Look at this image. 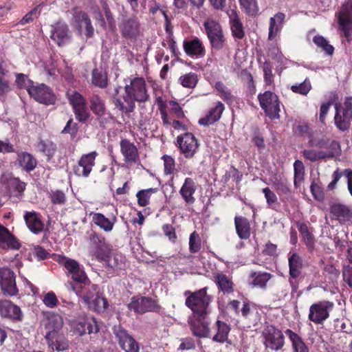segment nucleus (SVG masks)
I'll return each instance as SVG.
<instances>
[{
	"mask_svg": "<svg viewBox=\"0 0 352 352\" xmlns=\"http://www.w3.org/2000/svg\"><path fill=\"white\" fill-rule=\"evenodd\" d=\"M338 23L344 33L345 39L352 40V6L346 3L342 6L338 14Z\"/></svg>",
	"mask_w": 352,
	"mask_h": 352,
	"instance_id": "4468645a",
	"label": "nucleus"
},
{
	"mask_svg": "<svg viewBox=\"0 0 352 352\" xmlns=\"http://www.w3.org/2000/svg\"><path fill=\"white\" fill-rule=\"evenodd\" d=\"M324 274L327 276L325 281L331 283L336 281L338 276L339 272L333 265H326L324 267Z\"/></svg>",
	"mask_w": 352,
	"mask_h": 352,
	"instance_id": "680f3d73",
	"label": "nucleus"
},
{
	"mask_svg": "<svg viewBox=\"0 0 352 352\" xmlns=\"http://www.w3.org/2000/svg\"><path fill=\"white\" fill-rule=\"evenodd\" d=\"M195 191L196 185L194 180L190 177L186 178L179 190V194L187 204H192L195 201Z\"/></svg>",
	"mask_w": 352,
	"mask_h": 352,
	"instance_id": "7c9ffc66",
	"label": "nucleus"
},
{
	"mask_svg": "<svg viewBox=\"0 0 352 352\" xmlns=\"http://www.w3.org/2000/svg\"><path fill=\"white\" fill-rule=\"evenodd\" d=\"M120 29L124 37L133 38L139 32V24L134 18L125 19L120 23Z\"/></svg>",
	"mask_w": 352,
	"mask_h": 352,
	"instance_id": "473e14b6",
	"label": "nucleus"
},
{
	"mask_svg": "<svg viewBox=\"0 0 352 352\" xmlns=\"http://www.w3.org/2000/svg\"><path fill=\"white\" fill-rule=\"evenodd\" d=\"M84 302L90 309L97 312H103L108 307L107 300L99 294L96 295L94 298L92 296L87 294L84 298Z\"/></svg>",
	"mask_w": 352,
	"mask_h": 352,
	"instance_id": "72a5a7b5",
	"label": "nucleus"
},
{
	"mask_svg": "<svg viewBox=\"0 0 352 352\" xmlns=\"http://www.w3.org/2000/svg\"><path fill=\"white\" fill-rule=\"evenodd\" d=\"M89 108L93 113L96 116L97 120L101 126H104L107 122L106 118L107 109L104 102L98 95L93 94L89 98Z\"/></svg>",
	"mask_w": 352,
	"mask_h": 352,
	"instance_id": "412c9836",
	"label": "nucleus"
},
{
	"mask_svg": "<svg viewBox=\"0 0 352 352\" xmlns=\"http://www.w3.org/2000/svg\"><path fill=\"white\" fill-rule=\"evenodd\" d=\"M180 153L186 158L190 159L199 150V143L197 138L191 133H186L177 138Z\"/></svg>",
	"mask_w": 352,
	"mask_h": 352,
	"instance_id": "9b49d317",
	"label": "nucleus"
},
{
	"mask_svg": "<svg viewBox=\"0 0 352 352\" xmlns=\"http://www.w3.org/2000/svg\"><path fill=\"white\" fill-rule=\"evenodd\" d=\"M212 330L214 335L212 340L219 343L226 342L231 344V341L228 340V335L230 331V327L223 321L217 320L212 326Z\"/></svg>",
	"mask_w": 352,
	"mask_h": 352,
	"instance_id": "b1692460",
	"label": "nucleus"
},
{
	"mask_svg": "<svg viewBox=\"0 0 352 352\" xmlns=\"http://www.w3.org/2000/svg\"><path fill=\"white\" fill-rule=\"evenodd\" d=\"M69 104L72 106L76 118L80 122L87 121L90 113L86 105L85 98L78 92L70 91L67 93Z\"/></svg>",
	"mask_w": 352,
	"mask_h": 352,
	"instance_id": "39448f33",
	"label": "nucleus"
},
{
	"mask_svg": "<svg viewBox=\"0 0 352 352\" xmlns=\"http://www.w3.org/2000/svg\"><path fill=\"white\" fill-rule=\"evenodd\" d=\"M0 315L14 320H21L22 317L19 307L6 300L0 301Z\"/></svg>",
	"mask_w": 352,
	"mask_h": 352,
	"instance_id": "c756f323",
	"label": "nucleus"
},
{
	"mask_svg": "<svg viewBox=\"0 0 352 352\" xmlns=\"http://www.w3.org/2000/svg\"><path fill=\"white\" fill-rule=\"evenodd\" d=\"M64 266L67 269L69 276H70L72 279L75 282L89 285L93 290H96L97 287L91 283L83 270V267L78 261L74 259L67 258Z\"/></svg>",
	"mask_w": 352,
	"mask_h": 352,
	"instance_id": "6e6552de",
	"label": "nucleus"
},
{
	"mask_svg": "<svg viewBox=\"0 0 352 352\" xmlns=\"http://www.w3.org/2000/svg\"><path fill=\"white\" fill-rule=\"evenodd\" d=\"M50 38L58 46H63L69 43L71 34L68 25L63 22H58L52 26Z\"/></svg>",
	"mask_w": 352,
	"mask_h": 352,
	"instance_id": "aec40b11",
	"label": "nucleus"
},
{
	"mask_svg": "<svg viewBox=\"0 0 352 352\" xmlns=\"http://www.w3.org/2000/svg\"><path fill=\"white\" fill-rule=\"evenodd\" d=\"M241 9L249 16H255L259 12L257 0H239Z\"/></svg>",
	"mask_w": 352,
	"mask_h": 352,
	"instance_id": "49530a36",
	"label": "nucleus"
},
{
	"mask_svg": "<svg viewBox=\"0 0 352 352\" xmlns=\"http://www.w3.org/2000/svg\"><path fill=\"white\" fill-rule=\"evenodd\" d=\"M185 53L192 58H199L205 55V48L202 42L197 38L184 41Z\"/></svg>",
	"mask_w": 352,
	"mask_h": 352,
	"instance_id": "393cba45",
	"label": "nucleus"
},
{
	"mask_svg": "<svg viewBox=\"0 0 352 352\" xmlns=\"http://www.w3.org/2000/svg\"><path fill=\"white\" fill-rule=\"evenodd\" d=\"M113 333L120 346L125 352H139V345L132 336L121 325H115Z\"/></svg>",
	"mask_w": 352,
	"mask_h": 352,
	"instance_id": "0eeeda50",
	"label": "nucleus"
},
{
	"mask_svg": "<svg viewBox=\"0 0 352 352\" xmlns=\"http://www.w3.org/2000/svg\"><path fill=\"white\" fill-rule=\"evenodd\" d=\"M285 18V15L283 12H278L274 16L270 18L268 35L270 40H273L281 30Z\"/></svg>",
	"mask_w": 352,
	"mask_h": 352,
	"instance_id": "c9c22d12",
	"label": "nucleus"
},
{
	"mask_svg": "<svg viewBox=\"0 0 352 352\" xmlns=\"http://www.w3.org/2000/svg\"><path fill=\"white\" fill-rule=\"evenodd\" d=\"M30 97L40 103L46 104H52L55 101V96L52 90L44 84L33 85L28 88Z\"/></svg>",
	"mask_w": 352,
	"mask_h": 352,
	"instance_id": "dca6fc26",
	"label": "nucleus"
},
{
	"mask_svg": "<svg viewBox=\"0 0 352 352\" xmlns=\"http://www.w3.org/2000/svg\"><path fill=\"white\" fill-rule=\"evenodd\" d=\"M285 333L290 340L295 352H309L307 346L297 333L291 329H287Z\"/></svg>",
	"mask_w": 352,
	"mask_h": 352,
	"instance_id": "ea45409f",
	"label": "nucleus"
},
{
	"mask_svg": "<svg viewBox=\"0 0 352 352\" xmlns=\"http://www.w3.org/2000/svg\"><path fill=\"white\" fill-rule=\"evenodd\" d=\"M43 302L46 307L54 308L58 305V300L53 292H49L44 296Z\"/></svg>",
	"mask_w": 352,
	"mask_h": 352,
	"instance_id": "69168bd1",
	"label": "nucleus"
},
{
	"mask_svg": "<svg viewBox=\"0 0 352 352\" xmlns=\"http://www.w3.org/2000/svg\"><path fill=\"white\" fill-rule=\"evenodd\" d=\"M0 285L4 295L12 296L17 294L15 275L10 268H0Z\"/></svg>",
	"mask_w": 352,
	"mask_h": 352,
	"instance_id": "2eb2a0df",
	"label": "nucleus"
},
{
	"mask_svg": "<svg viewBox=\"0 0 352 352\" xmlns=\"http://www.w3.org/2000/svg\"><path fill=\"white\" fill-rule=\"evenodd\" d=\"M125 261V257L122 254L113 253L112 251L111 254H109L104 262L112 269L121 270L124 268Z\"/></svg>",
	"mask_w": 352,
	"mask_h": 352,
	"instance_id": "a19ab883",
	"label": "nucleus"
},
{
	"mask_svg": "<svg viewBox=\"0 0 352 352\" xmlns=\"http://www.w3.org/2000/svg\"><path fill=\"white\" fill-rule=\"evenodd\" d=\"M204 25L212 47L217 50L221 49L224 43V38L219 23L214 20L207 19Z\"/></svg>",
	"mask_w": 352,
	"mask_h": 352,
	"instance_id": "ddd939ff",
	"label": "nucleus"
},
{
	"mask_svg": "<svg viewBox=\"0 0 352 352\" xmlns=\"http://www.w3.org/2000/svg\"><path fill=\"white\" fill-rule=\"evenodd\" d=\"M51 201L54 204H63L65 202V195L63 191H52L50 195Z\"/></svg>",
	"mask_w": 352,
	"mask_h": 352,
	"instance_id": "774afa93",
	"label": "nucleus"
},
{
	"mask_svg": "<svg viewBox=\"0 0 352 352\" xmlns=\"http://www.w3.org/2000/svg\"><path fill=\"white\" fill-rule=\"evenodd\" d=\"M201 249V239L196 232L190 234L189 237V251L191 253H197Z\"/></svg>",
	"mask_w": 352,
	"mask_h": 352,
	"instance_id": "052dcab7",
	"label": "nucleus"
},
{
	"mask_svg": "<svg viewBox=\"0 0 352 352\" xmlns=\"http://www.w3.org/2000/svg\"><path fill=\"white\" fill-rule=\"evenodd\" d=\"M148 94L145 80L142 77H135L124 87L122 100L116 98V106L123 112H131L135 107V102H143L148 99Z\"/></svg>",
	"mask_w": 352,
	"mask_h": 352,
	"instance_id": "f257e3e1",
	"label": "nucleus"
},
{
	"mask_svg": "<svg viewBox=\"0 0 352 352\" xmlns=\"http://www.w3.org/2000/svg\"><path fill=\"white\" fill-rule=\"evenodd\" d=\"M225 109L224 104L221 102H217L214 107L212 108L206 116V117L199 120V124L204 126H208L217 122Z\"/></svg>",
	"mask_w": 352,
	"mask_h": 352,
	"instance_id": "2f4dec72",
	"label": "nucleus"
},
{
	"mask_svg": "<svg viewBox=\"0 0 352 352\" xmlns=\"http://www.w3.org/2000/svg\"><path fill=\"white\" fill-rule=\"evenodd\" d=\"M264 74V82L266 85L271 86L274 82V74L272 73V67L270 62L265 61L262 66Z\"/></svg>",
	"mask_w": 352,
	"mask_h": 352,
	"instance_id": "bf43d9fd",
	"label": "nucleus"
},
{
	"mask_svg": "<svg viewBox=\"0 0 352 352\" xmlns=\"http://www.w3.org/2000/svg\"><path fill=\"white\" fill-rule=\"evenodd\" d=\"M236 231L241 239H247L250 236V226L248 220L243 217H236L234 219Z\"/></svg>",
	"mask_w": 352,
	"mask_h": 352,
	"instance_id": "e433bc0d",
	"label": "nucleus"
},
{
	"mask_svg": "<svg viewBox=\"0 0 352 352\" xmlns=\"http://www.w3.org/2000/svg\"><path fill=\"white\" fill-rule=\"evenodd\" d=\"M97 156L98 153L96 151L82 155L78 164L74 167L75 175L78 177H89L95 165V160Z\"/></svg>",
	"mask_w": 352,
	"mask_h": 352,
	"instance_id": "f3484780",
	"label": "nucleus"
},
{
	"mask_svg": "<svg viewBox=\"0 0 352 352\" xmlns=\"http://www.w3.org/2000/svg\"><path fill=\"white\" fill-rule=\"evenodd\" d=\"M294 185L297 186L298 184H300L305 176V166L300 160H296L294 163Z\"/></svg>",
	"mask_w": 352,
	"mask_h": 352,
	"instance_id": "864d4df0",
	"label": "nucleus"
},
{
	"mask_svg": "<svg viewBox=\"0 0 352 352\" xmlns=\"http://www.w3.org/2000/svg\"><path fill=\"white\" fill-rule=\"evenodd\" d=\"M20 166L28 172H30L36 166V159L30 153H21L18 155Z\"/></svg>",
	"mask_w": 352,
	"mask_h": 352,
	"instance_id": "37998d69",
	"label": "nucleus"
},
{
	"mask_svg": "<svg viewBox=\"0 0 352 352\" xmlns=\"http://www.w3.org/2000/svg\"><path fill=\"white\" fill-rule=\"evenodd\" d=\"M49 346L57 351H65L68 349L69 344L67 339L62 334L54 332H46L45 336Z\"/></svg>",
	"mask_w": 352,
	"mask_h": 352,
	"instance_id": "c85d7f7f",
	"label": "nucleus"
},
{
	"mask_svg": "<svg viewBox=\"0 0 352 352\" xmlns=\"http://www.w3.org/2000/svg\"><path fill=\"white\" fill-rule=\"evenodd\" d=\"M74 25L78 29L80 34L82 33L83 28L85 30V35L90 38L94 35V29L88 14L77 9L74 10Z\"/></svg>",
	"mask_w": 352,
	"mask_h": 352,
	"instance_id": "a211bd4d",
	"label": "nucleus"
},
{
	"mask_svg": "<svg viewBox=\"0 0 352 352\" xmlns=\"http://www.w3.org/2000/svg\"><path fill=\"white\" fill-rule=\"evenodd\" d=\"M313 42L319 47L322 48L327 54L331 55L333 53V47L329 43L325 38L320 35H316L313 38Z\"/></svg>",
	"mask_w": 352,
	"mask_h": 352,
	"instance_id": "5fc2aeb1",
	"label": "nucleus"
},
{
	"mask_svg": "<svg viewBox=\"0 0 352 352\" xmlns=\"http://www.w3.org/2000/svg\"><path fill=\"white\" fill-rule=\"evenodd\" d=\"M208 287H204L192 293L186 300V305L194 314L203 316L208 314V306L212 298L207 294Z\"/></svg>",
	"mask_w": 352,
	"mask_h": 352,
	"instance_id": "f03ea898",
	"label": "nucleus"
},
{
	"mask_svg": "<svg viewBox=\"0 0 352 352\" xmlns=\"http://www.w3.org/2000/svg\"><path fill=\"white\" fill-rule=\"evenodd\" d=\"M290 278L294 279L298 277L302 267V261L296 253H293L288 259Z\"/></svg>",
	"mask_w": 352,
	"mask_h": 352,
	"instance_id": "4c0bfd02",
	"label": "nucleus"
},
{
	"mask_svg": "<svg viewBox=\"0 0 352 352\" xmlns=\"http://www.w3.org/2000/svg\"><path fill=\"white\" fill-rule=\"evenodd\" d=\"M273 188L277 191L280 197L285 198L289 197L291 195V190L286 179L280 178L276 179L272 184Z\"/></svg>",
	"mask_w": 352,
	"mask_h": 352,
	"instance_id": "de8ad7c7",
	"label": "nucleus"
},
{
	"mask_svg": "<svg viewBox=\"0 0 352 352\" xmlns=\"http://www.w3.org/2000/svg\"><path fill=\"white\" fill-rule=\"evenodd\" d=\"M302 156L311 161L316 162L318 160L332 157V153H324V151H316L314 149H304L301 152Z\"/></svg>",
	"mask_w": 352,
	"mask_h": 352,
	"instance_id": "79ce46f5",
	"label": "nucleus"
},
{
	"mask_svg": "<svg viewBox=\"0 0 352 352\" xmlns=\"http://www.w3.org/2000/svg\"><path fill=\"white\" fill-rule=\"evenodd\" d=\"M90 241L94 256L98 261L104 262L111 254L112 247L103 236L95 233L90 236Z\"/></svg>",
	"mask_w": 352,
	"mask_h": 352,
	"instance_id": "9d476101",
	"label": "nucleus"
},
{
	"mask_svg": "<svg viewBox=\"0 0 352 352\" xmlns=\"http://www.w3.org/2000/svg\"><path fill=\"white\" fill-rule=\"evenodd\" d=\"M157 192V188H150L148 189L139 190L136 197L138 198V203L140 206H146L149 204L150 197L152 194Z\"/></svg>",
	"mask_w": 352,
	"mask_h": 352,
	"instance_id": "8fccbe9b",
	"label": "nucleus"
},
{
	"mask_svg": "<svg viewBox=\"0 0 352 352\" xmlns=\"http://www.w3.org/2000/svg\"><path fill=\"white\" fill-rule=\"evenodd\" d=\"M206 316L195 314L193 318L189 320L190 329L194 336L199 338L210 337L211 331L209 329V323L206 319Z\"/></svg>",
	"mask_w": 352,
	"mask_h": 352,
	"instance_id": "6ab92c4d",
	"label": "nucleus"
},
{
	"mask_svg": "<svg viewBox=\"0 0 352 352\" xmlns=\"http://www.w3.org/2000/svg\"><path fill=\"white\" fill-rule=\"evenodd\" d=\"M299 230L307 249L310 252H312L315 246L314 238L313 235L309 232L306 226H300Z\"/></svg>",
	"mask_w": 352,
	"mask_h": 352,
	"instance_id": "603ef678",
	"label": "nucleus"
},
{
	"mask_svg": "<svg viewBox=\"0 0 352 352\" xmlns=\"http://www.w3.org/2000/svg\"><path fill=\"white\" fill-rule=\"evenodd\" d=\"M97 287V289L96 291L93 290L89 285H84L83 287H81V291H78L77 288L73 285L72 283L69 284V289L73 290L76 293V294L80 296L84 299L85 296L87 294L92 296L93 298H94V294L96 295L98 294V287L95 285Z\"/></svg>",
	"mask_w": 352,
	"mask_h": 352,
	"instance_id": "13d9d810",
	"label": "nucleus"
},
{
	"mask_svg": "<svg viewBox=\"0 0 352 352\" xmlns=\"http://www.w3.org/2000/svg\"><path fill=\"white\" fill-rule=\"evenodd\" d=\"M99 331V326L94 317L83 318L74 324V331L79 336L85 333H96Z\"/></svg>",
	"mask_w": 352,
	"mask_h": 352,
	"instance_id": "5701e85b",
	"label": "nucleus"
},
{
	"mask_svg": "<svg viewBox=\"0 0 352 352\" xmlns=\"http://www.w3.org/2000/svg\"><path fill=\"white\" fill-rule=\"evenodd\" d=\"M333 303L327 300L320 301L309 307L308 318L315 324H322L329 317Z\"/></svg>",
	"mask_w": 352,
	"mask_h": 352,
	"instance_id": "1a4fd4ad",
	"label": "nucleus"
},
{
	"mask_svg": "<svg viewBox=\"0 0 352 352\" xmlns=\"http://www.w3.org/2000/svg\"><path fill=\"white\" fill-rule=\"evenodd\" d=\"M120 152L124 157V161L129 164H135L140 160L139 153L136 146L127 139L120 142Z\"/></svg>",
	"mask_w": 352,
	"mask_h": 352,
	"instance_id": "4be33fe9",
	"label": "nucleus"
},
{
	"mask_svg": "<svg viewBox=\"0 0 352 352\" xmlns=\"http://www.w3.org/2000/svg\"><path fill=\"white\" fill-rule=\"evenodd\" d=\"M263 344L267 348L278 351L285 344V337L282 331L273 325L267 326L262 332Z\"/></svg>",
	"mask_w": 352,
	"mask_h": 352,
	"instance_id": "423d86ee",
	"label": "nucleus"
},
{
	"mask_svg": "<svg viewBox=\"0 0 352 352\" xmlns=\"http://www.w3.org/2000/svg\"><path fill=\"white\" fill-rule=\"evenodd\" d=\"M164 166V173L171 175L175 169V160L170 155H164L162 157Z\"/></svg>",
	"mask_w": 352,
	"mask_h": 352,
	"instance_id": "0e129e2a",
	"label": "nucleus"
},
{
	"mask_svg": "<svg viewBox=\"0 0 352 352\" xmlns=\"http://www.w3.org/2000/svg\"><path fill=\"white\" fill-rule=\"evenodd\" d=\"M352 122V98H346L340 106L336 105L334 124L341 131H348Z\"/></svg>",
	"mask_w": 352,
	"mask_h": 352,
	"instance_id": "7ed1b4c3",
	"label": "nucleus"
},
{
	"mask_svg": "<svg viewBox=\"0 0 352 352\" xmlns=\"http://www.w3.org/2000/svg\"><path fill=\"white\" fill-rule=\"evenodd\" d=\"M178 82L184 87L192 89L197 84V75L194 72H189L181 76L178 79Z\"/></svg>",
	"mask_w": 352,
	"mask_h": 352,
	"instance_id": "09e8293b",
	"label": "nucleus"
},
{
	"mask_svg": "<svg viewBox=\"0 0 352 352\" xmlns=\"http://www.w3.org/2000/svg\"><path fill=\"white\" fill-rule=\"evenodd\" d=\"M92 221L104 231L110 232L113 230L116 218L113 217L111 220L101 213H93Z\"/></svg>",
	"mask_w": 352,
	"mask_h": 352,
	"instance_id": "58836bf2",
	"label": "nucleus"
},
{
	"mask_svg": "<svg viewBox=\"0 0 352 352\" xmlns=\"http://www.w3.org/2000/svg\"><path fill=\"white\" fill-rule=\"evenodd\" d=\"M272 275L267 272H253L250 274V283L255 287L265 288Z\"/></svg>",
	"mask_w": 352,
	"mask_h": 352,
	"instance_id": "c03bdc74",
	"label": "nucleus"
},
{
	"mask_svg": "<svg viewBox=\"0 0 352 352\" xmlns=\"http://www.w3.org/2000/svg\"><path fill=\"white\" fill-rule=\"evenodd\" d=\"M311 89V82L308 79H305L302 83L294 85L291 87V90L296 94L307 95Z\"/></svg>",
	"mask_w": 352,
	"mask_h": 352,
	"instance_id": "4d7b16f0",
	"label": "nucleus"
},
{
	"mask_svg": "<svg viewBox=\"0 0 352 352\" xmlns=\"http://www.w3.org/2000/svg\"><path fill=\"white\" fill-rule=\"evenodd\" d=\"M258 100L262 109L272 120L278 119L280 111L278 97L271 91H265L258 95Z\"/></svg>",
	"mask_w": 352,
	"mask_h": 352,
	"instance_id": "20e7f679",
	"label": "nucleus"
},
{
	"mask_svg": "<svg viewBox=\"0 0 352 352\" xmlns=\"http://www.w3.org/2000/svg\"><path fill=\"white\" fill-rule=\"evenodd\" d=\"M231 30L235 37L241 38L244 36L243 27L240 20L230 23Z\"/></svg>",
	"mask_w": 352,
	"mask_h": 352,
	"instance_id": "338daca9",
	"label": "nucleus"
},
{
	"mask_svg": "<svg viewBox=\"0 0 352 352\" xmlns=\"http://www.w3.org/2000/svg\"><path fill=\"white\" fill-rule=\"evenodd\" d=\"M24 219L26 225L32 232L38 234L43 231V223L35 212H27L24 216Z\"/></svg>",
	"mask_w": 352,
	"mask_h": 352,
	"instance_id": "f704fd0d",
	"label": "nucleus"
},
{
	"mask_svg": "<svg viewBox=\"0 0 352 352\" xmlns=\"http://www.w3.org/2000/svg\"><path fill=\"white\" fill-rule=\"evenodd\" d=\"M16 84L19 88L26 89L28 92L29 87L33 86L34 82L25 74H17L16 76Z\"/></svg>",
	"mask_w": 352,
	"mask_h": 352,
	"instance_id": "e2e57ef3",
	"label": "nucleus"
},
{
	"mask_svg": "<svg viewBox=\"0 0 352 352\" xmlns=\"http://www.w3.org/2000/svg\"><path fill=\"white\" fill-rule=\"evenodd\" d=\"M214 278L218 287L223 293H231L233 291V283L225 274H217Z\"/></svg>",
	"mask_w": 352,
	"mask_h": 352,
	"instance_id": "a18cd8bd",
	"label": "nucleus"
},
{
	"mask_svg": "<svg viewBox=\"0 0 352 352\" xmlns=\"http://www.w3.org/2000/svg\"><path fill=\"white\" fill-rule=\"evenodd\" d=\"M215 89L218 91V95L226 102H232L233 96L230 90L222 82H217L214 85Z\"/></svg>",
	"mask_w": 352,
	"mask_h": 352,
	"instance_id": "3c124183",
	"label": "nucleus"
},
{
	"mask_svg": "<svg viewBox=\"0 0 352 352\" xmlns=\"http://www.w3.org/2000/svg\"><path fill=\"white\" fill-rule=\"evenodd\" d=\"M20 246L16 237L6 227L0 225V248L18 250Z\"/></svg>",
	"mask_w": 352,
	"mask_h": 352,
	"instance_id": "a878e982",
	"label": "nucleus"
},
{
	"mask_svg": "<svg viewBox=\"0 0 352 352\" xmlns=\"http://www.w3.org/2000/svg\"><path fill=\"white\" fill-rule=\"evenodd\" d=\"M128 308L140 314L147 311H158L160 310V306L155 300L140 296L133 297L128 305Z\"/></svg>",
	"mask_w": 352,
	"mask_h": 352,
	"instance_id": "f8f14e48",
	"label": "nucleus"
},
{
	"mask_svg": "<svg viewBox=\"0 0 352 352\" xmlns=\"http://www.w3.org/2000/svg\"><path fill=\"white\" fill-rule=\"evenodd\" d=\"M42 324L47 330V332L57 333V331L62 327L63 320L61 316L58 314L46 312L44 314V318L42 320Z\"/></svg>",
	"mask_w": 352,
	"mask_h": 352,
	"instance_id": "bb28decb",
	"label": "nucleus"
},
{
	"mask_svg": "<svg viewBox=\"0 0 352 352\" xmlns=\"http://www.w3.org/2000/svg\"><path fill=\"white\" fill-rule=\"evenodd\" d=\"M330 212L340 223H345L352 218L351 209L342 204H334L330 207Z\"/></svg>",
	"mask_w": 352,
	"mask_h": 352,
	"instance_id": "cd10ccee",
	"label": "nucleus"
},
{
	"mask_svg": "<svg viewBox=\"0 0 352 352\" xmlns=\"http://www.w3.org/2000/svg\"><path fill=\"white\" fill-rule=\"evenodd\" d=\"M92 83L100 88H104L107 85V77L105 74L94 69L92 72Z\"/></svg>",
	"mask_w": 352,
	"mask_h": 352,
	"instance_id": "6e6d98bb",
	"label": "nucleus"
}]
</instances>
